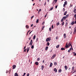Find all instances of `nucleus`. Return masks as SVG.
<instances>
[{"instance_id": "58", "label": "nucleus", "mask_w": 76, "mask_h": 76, "mask_svg": "<svg viewBox=\"0 0 76 76\" xmlns=\"http://www.w3.org/2000/svg\"><path fill=\"white\" fill-rule=\"evenodd\" d=\"M45 28V26H43L42 27V28Z\"/></svg>"}, {"instance_id": "64", "label": "nucleus", "mask_w": 76, "mask_h": 76, "mask_svg": "<svg viewBox=\"0 0 76 76\" xmlns=\"http://www.w3.org/2000/svg\"><path fill=\"white\" fill-rule=\"evenodd\" d=\"M74 23H75V24H76V20L75 21V22Z\"/></svg>"}, {"instance_id": "37", "label": "nucleus", "mask_w": 76, "mask_h": 76, "mask_svg": "<svg viewBox=\"0 0 76 76\" xmlns=\"http://www.w3.org/2000/svg\"><path fill=\"white\" fill-rule=\"evenodd\" d=\"M64 22H63L62 23V26H63V25H64Z\"/></svg>"}, {"instance_id": "8", "label": "nucleus", "mask_w": 76, "mask_h": 76, "mask_svg": "<svg viewBox=\"0 0 76 76\" xmlns=\"http://www.w3.org/2000/svg\"><path fill=\"white\" fill-rule=\"evenodd\" d=\"M44 69V66L42 65V66H41L42 70H43V69Z\"/></svg>"}, {"instance_id": "1", "label": "nucleus", "mask_w": 76, "mask_h": 76, "mask_svg": "<svg viewBox=\"0 0 76 76\" xmlns=\"http://www.w3.org/2000/svg\"><path fill=\"white\" fill-rule=\"evenodd\" d=\"M50 40H51V37L48 38L46 39V42H48V41H50Z\"/></svg>"}, {"instance_id": "28", "label": "nucleus", "mask_w": 76, "mask_h": 76, "mask_svg": "<svg viewBox=\"0 0 76 76\" xmlns=\"http://www.w3.org/2000/svg\"><path fill=\"white\" fill-rule=\"evenodd\" d=\"M59 47H60V45H58L56 46V48H58Z\"/></svg>"}, {"instance_id": "32", "label": "nucleus", "mask_w": 76, "mask_h": 76, "mask_svg": "<svg viewBox=\"0 0 76 76\" xmlns=\"http://www.w3.org/2000/svg\"><path fill=\"white\" fill-rule=\"evenodd\" d=\"M61 50H65V48H61Z\"/></svg>"}, {"instance_id": "16", "label": "nucleus", "mask_w": 76, "mask_h": 76, "mask_svg": "<svg viewBox=\"0 0 76 76\" xmlns=\"http://www.w3.org/2000/svg\"><path fill=\"white\" fill-rule=\"evenodd\" d=\"M73 55H74V56H76V53L75 52H73Z\"/></svg>"}, {"instance_id": "38", "label": "nucleus", "mask_w": 76, "mask_h": 76, "mask_svg": "<svg viewBox=\"0 0 76 76\" xmlns=\"http://www.w3.org/2000/svg\"><path fill=\"white\" fill-rule=\"evenodd\" d=\"M74 31L76 32V27H75L74 28Z\"/></svg>"}, {"instance_id": "50", "label": "nucleus", "mask_w": 76, "mask_h": 76, "mask_svg": "<svg viewBox=\"0 0 76 76\" xmlns=\"http://www.w3.org/2000/svg\"><path fill=\"white\" fill-rule=\"evenodd\" d=\"M74 17L75 18H76V14H75L74 15Z\"/></svg>"}, {"instance_id": "53", "label": "nucleus", "mask_w": 76, "mask_h": 76, "mask_svg": "<svg viewBox=\"0 0 76 76\" xmlns=\"http://www.w3.org/2000/svg\"><path fill=\"white\" fill-rule=\"evenodd\" d=\"M73 6V5H70V7H72Z\"/></svg>"}, {"instance_id": "57", "label": "nucleus", "mask_w": 76, "mask_h": 76, "mask_svg": "<svg viewBox=\"0 0 76 76\" xmlns=\"http://www.w3.org/2000/svg\"><path fill=\"white\" fill-rule=\"evenodd\" d=\"M63 11H64V10H65V9H64V8H63Z\"/></svg>"}, {"instance_id": "19", "label": "nucleus", "mask_w": 76, "mask_h": 76, "mask_svg": "<svg viewBox=\"0 0 76 76\" xmlns=\"http://www.w3.org/2000/svg\"><path fill=\"white\" fill-rule=\"evenodd\" d=\"M52 66H53V63H51L50 65V67H52Z\"/></svg>"}, {"instance_id": "61", "label": "nucleus", "mask_w": 76, "mask_h": 76, "mask_svg": "<svg viewBox=\"0 0 76 76\" xmlns=\"http://www.w3.org/2000/svg\"><path fill=\"white\" fill-rule=\"evenodd\" d=\"M65 5H65V4H64L63 6L64 7H65Z\"/></svg>"}, {"instance_id": "27", "label": "nucleus", "mask_w": 76, "mask_h": 76, "mask_svg": "<svg viewBox=\"0 0 76 76\" xmlns=\"http://www.w3.org/2000/svg\"><path fill=\"white\" fill-rule=\"evenodd\" d=\"M59 25H60V23L58 22L57 23H56V25H57V26H58Z\"/></svg>"}, {"instance_id": "52", "label": "nucleus", "mask_w": 76, "mask_h": 76, "mask_svg": "<svg viewBox=\"0 0 76 76\" xmlns=\"http://www.w3.org/2000/svg\"><path fill=\"white\" fill-rule=\"evenodd\" d=\"M47 14L45 16V18H46V17H47Z\"/></svg>"}, {"instance_id": "41", "label": "nucleus", "mask_w": 76, "mask_h": 76, "mask_svg": "<svg viewBox=\"0 0 76 76\" xmlns=\"http://www.w3.org/2000/svg\"><path fill=\"white\" fill-rule=\"evenodd\" d=\"M68 25V23H67V22H66V24H65L66 26H67V25Z\"/></svg>"}, {"instance_id": "59", "label": "nucleus", "mask_w": 76, "mask_h": 76, "mask_svg": "<svg viewBox=\"0 0 76 76\" xmlns=\"http://www.w3.org/2000/svg\"><path fill=\"white\" fill-rule=\"evenodd\" d=\"M75 32H76V31H74L73 32L74 34H75Z\"/></svg>"}, {"instance_id": "48", "label": "nucleus", "mask_w": 76, "mask_h": 76, "mask_svg": "<svg viewBox=\"0 0 76 76\" xmlns=\"http://www.w3.org/2000/svg\"><path fill=\"white\" fill-rule=\"evenodd\" d=\"M58 39V37L57 36L56 37V39Z\"/></svg>"}, {"instance_id": "47", "label": "nucleus", "mask_w": 76, "mask_h": 76, "mask_svg": "<svg viewBox=\"0 0 76 76\" xmlns=\"http://www.w3.org/2000/svg\"><path fill=\"white\" fill-rule=\"evenodd\" d=\"M23 52H26V49H25L24 50H23Z\"/></svg>"}, {"instance_id": "34", "label": "nucleus", "mask_w": 76, "mask_h": 76, "mask_svg": "<svg viewBox=\"0 0 76 76\" xmlns=\"http://www.w3.org/2000/svg\"><path fill=\"white\" fill-rule=\"evenodd\" d=\"M52 29H54V26L53 25H52Z\"/></svg>"}, {"instance_id": "24", "label": "nucleus", "mask_w": 76, "mask_h": 76, "mask_svg": "<svg viewBox=\"0 0 76 76\" xmlns=\"http://www.w3.org/2000/svg\"><path fill=\"white\" fill-rule=\"evenodd\" d=\"M73 12H74L75 13H76V9H74Z\"/></svg>"}, {"instance_id": "4", "label": "nucleus", "mask_w": 76, "mask_h": 76, "mask_svg": "<svg viewBox=\"0 0 76 76\" xmlns=\"http://www.w3.org/2000/svg\"><path fill=\"white\" fill-rule=\"evenodd\" d=\"M12 69H15L16 67V66L15 65H13L12 66Z\"/></svg>"}, {"instance_id": "14", "label": "nucleus", "mask_w": 76, "mask_h": 76, "mask_svg": "<svg viewBox=\"0 0 76 76\" xmlns=\"http://www.w3.org/2000/svg\"><path fill=\"white\" fill-rule=\"evenodd\" d=\"M75 24V22L74 21H72L71 23V25H73Z\"/></svg>"}, {"instance_id": "5", "label": "nucleus", "mask_w": 76, "mask_h": 76, "mask_svg": "<svg viewBox=\"0 0 76 76\" xmlns=\"http://www.w3.org/2000/svg\"><path fill=\"white\" fill-rule=\"evenodd\" d=\"M29 49H30V47H28L27 49V53H28V51H29Z\"/></svg>"}, {"instance_id": "25", "label": "nucleus", "mask_w": 76, "mask_h": 76, "mask_svg": "<svg viewBox=\"0 0 76 76\" xmlns=\"http://www.w3.org/2000/svg\"><path fill=\"white\" fill-rule=\"evenodd\" d=\"M57 64V63L56 62H55L54 63V65H55V66H56Z\"/></svg>"}, {"instance_id": "12", "label": "nucleus", "mask_w": 76, "mask_h": 76, "mask_svg": "<svg viewBox=\"0 0 76 76\" xmlns=\"http://www.w3.org/2000/svg\"><path fill=\"white\" fill-rule=\"evenodd\" d=\"M67 11H66V12L64 13V16H65V15H66V14H67Z\"/></svg>"}, {"instance_id": "31", "label": "nucleus", "mask_w": 76, "mask_h": 76, "mask_svg": "<svg viewBox=\"0 0 76 76\" xmlns=\"http://www.w3.org/2000/svg\"><path fill=\"white\" fill-rule=\"evenodd\" d=\"M49 30L50 32H51V28L50 27L49 28Z\"/></svg>"}, {"instance_id": "9", "label": "nucleus", "mask_w": 76, "mask_h": 76, "mask_svg": "<svg viewBox=\"0 0 76 76\" xmlns=\"http://www.w3.org/2000/svg\"><path fill=\"white\" fill-rule=\"evenodd\" d=\"M35 64L37 66H38V64H39V63L38 62H35Z\"/></svg>"}, {"instance_id": "18", "label": "nucleus", "mask_w": 76, "mask_h": 76, "mask_svg": "<svg viewBox=\"0 0 76 76\" xmlns=\"http://www.w3.org/2000/svg\"><path fill=\"white\" fill-rule=\"evenodd\" d=\"M48 46H46L45 49V51H47V50H48Z\"/></svg>"}, {"instance_id": "17", "label": "nucleus", "mask_w": 76, "mask_h": 76, "mask_svg": "<svg viewBox=\"0 0 76 76\" xmlns=\"http://www.w3.org/2000/svg\"><path fill=\"white\" fill-rule=\"evenodd\" d=\"M64 38L65 39L66 38V34H64Z\"/></svg>"}, {"instance_id": "2", "label": "nucleus", "mask_w": 76, "mask_h": 76, "mask_svg": "<svg viewBox=\"0 0 76 76\" xmlns=\"http://www.w3.org/2000/svg\"><path fill=\"white\" fill-rule=\"evenodd\" d=\"M58 0H54L52 3L53 4H56V3H57Z\"/></svg>"}, {"instance_id": "29", "label": "nucleus", "mask_w": 76, "mask_h": 76, "mask_svg": "<svg viewBox=\"0 0 76 76\" xmlns=\"http://www.w3.org/2000/svg\"><path fill=\"white\" fill-rule=\"evenodd\" d=\"M47 45L48 46H49L50 45V43H49V42H47Z\"/></svg>"}, {"instance_id": "26", "label": "nucleus", "mask_w": 76, "mask_h": 76, "mask_svg": "<svg viewBox=\"0 0 76 76\" xmlns=\"http://www.w3.org/2000/svg\"><path fill=\"white\" fill-rule=\"evenodd\" d=\"M35 38H36V35H35L33 37V39H35Z\"/></svg>"}, {"instance_id": "51", "label": "nucleus", "mask_w": 76, "mask_h": 76, "mask_svg": "<svg viewBox=\"0 0 76 76\" xmlns=\"http://www.w3.org/2000/svg\"><path fill=\"white\" fill-rule=\"evenodd\" d=\"M39 12H41V9H40L39 10Z\"/></svg>"}, {"instance_id": "43", "label": "nucleus", "mask_w": 76, "mask_h": 76, "mask_svg": "<svg viewBox=\"0 0 76 76\" xmlns=\"http://www.w3.org/2000/svg\"><path fill=\"white\" fill-rule=\"evenodd\" d=\"M75 69V67H74V66H73L72 68V70H73V69Z\"/></svg>"}, {"instance_id": "40", "label": "nucleus", "mask_w": 76, "mask_h": 76, "mask_svg": "<svg viewBox=\"0 0 76 76\" xmlns=\"http://www.w3.org/2000/svg\"><path fill=\"white\" fill-rule=\"evenodd\" d=\"M63 21H64V20L63 18H62L61 20V22H63Z\"/></svg>"}, {"instance_id": "22", "label": "nucleus", "mask_w": 76, "mask_h": 76, "mask_svg": "<svg viewBox=\"0 0 76 76\" xmlns=\"http://www.w3.org/2000/svg\"><path fill=\"white\" fill-rule=\"evenodd\" d=\"M15 76H18V73H16L15 74Z\"/></svg>"}, {"instance_id": "13", "label": "nucleus", "mask_w": 76, "mask_h": 76, "mask_svg": "<svg viewBox=\"0 0 76 76\" xmlns=\"http://www.w3.org/2000/svg\"><path fill=\"white\" fill-rule=\"evenodd\" d=\"M66 16H64V17H63V19L64 20H66Z\"/></svg>"}, {"instance_id": "55", "label": "nucleus", "mask_w": 76, "mask_h": 76, "mask_svg": "<svg viewBox=\"0 0 76 76\" xmlns=\"http://www.w3.org/2000/svg\"><path fill=\"white\" fill-rule=\"evenodd\" d=\"M46 5V1H45V3L44 5L45 6V5Z\"/></svg>"}, {"instance_id": "30", "label": "nucleus", "mask_w": 76, "mask_h": 76, "mask_svg": "<svg viewBox=\"0 0 76 76\" xmlns=\"http://www.w3.org/2000/svg\"><path fill=\"white\" fill-rule=\"evenodd\" d=\"M34 45H32L31 46V48H32V49H34Z\"/></svg>"}, {"instance_id": "42", "label": "nucleus", "mask_w": 76, "mask_h": 76, "mask_svg": "<svg viewBox=\"0 0 76 76\" xmlns=\"http://www.w3.org/2000/svg\"><path fill=\"white\" fill-rule=\"evenodd\" d=\"M53 7H52L50 9V10H53Z\"/></svg>"}, {"instance_id": "20", "label": "nucleus", "mask_w": 76, "mask_h": 76, "mask_svg": "<svg viewBox=\"0 0 76 76\" xmlns=\"http://www.w3.org/2000/svg\"><path fill=\"white\" fill-rule=\"evenodd\" d=\"M64 4H65V5H67V2L66 1H65L64 2Z\"/></svg>"}, {"instance_id": "60", "label": "nucleus", "mask_w": 76, "mask_h": 76, "mask_svg": "<svg viewBox=\"0 0 76 76\" xmlns=\"http://www.w3.org/2000/svg\"><path fill=\"white\" fill-rule=\"evenodd\" d=\"M26 48V46H25L23 48V49H25Z\"/></svg>"}, {"instance_id": "54", "label": "nucleus", "mask_w": 76, "mask_h": 76, "mask_svg": "<svg viewBox=\"0 0 76 76\" xmlns=\"http://www.w3.org/2000/svg\"><path fill=\"white\" fill-rule=\"evenodd\" d=\"M29 32H30V30H29L27 32V34H28V33H29Z\"/></svg>"}, {"instance_id": "49", "label": "nucleus", "mask_w": 76, "mask_h": 76, "mask_svg": "<svg viewBox=\"0 0 76 76\" xmlns=\"http://www.w3.org/2000/svg\"><path fill=\"white\" fill-rule=\"evenodd\" d=\"M58 6V5H56V7H55V8L56 9H57V7Z\"/></svg>"}, {"instance_id": "11", "label": "nucleus", "mask_w": 76, "mask_h": 76, "mask_svg": "<svg viewBox=\"0 0 76 76\" xmlns=\"http://www.w3.org/2000/svg\"><path fill=\"white\" fill-rule=\"evenodd\" d=\"M64 68L65 69V70H66L67 69V66H65Z\"/></svg>"}, {"instance_id": "45", "label": "nucleus", "mask_w": 76, "mask_h": 76, "mask_svg": "<svg viewBox=\"0 0 76 76\" xmlns=\"http://www.w3.org/2000/svg\"><path fill=\"white\" fill-rule=\"evenodd\" d=\"M25 75H26V73H24L23 75V76H25Z\"/></svg>"}, {"instance_id": "35", "label": "nucleus", "mask_w": 76, "mask_h": 76, "mask_svg": "<svg viewBox=\"0 0 76 76\" xmlns=\"http://www.w3.org/2000/svg\"><path fill=\"white\" fill-rule=\"evenodd\" d=\"M40 60V58H38L37 59V60L38 61H39V60Z\"/></svg>"}, {"instance_id": "63", "label": "nucleus", "mask_w": 76, "mask_h": 76, "mask_svg": "<svg viewBox=\"0 0 76 76\" xmlns=\"http://www.w3.org/2000/svg\"><path fill=\"white\" fill-rule=\"evenodd\" d=\"M38 38H37V40H36V41H37H37H38Z\"/></svg>"}, {"instance_id": "6", "label": "nucleus", "mask_w": 76, "mask_h": 76, "mask_svg": "<svg viewBox=\"0 0 76 76\" xmlns=\"http://www.w3.org/2000/svg\"><path fill=\"white\" fill-rule=\"evenodd\" d=\"M72 45V43L70 42H69V43L68 45V46H69V47H70Z\"/></svg>"}, {"instance_id": "23", "label": "nucleus", "mask_w": 76, "mask_h": 76, "mask_svg": "<svg viewBox=\"0 0 76 76\" xmlns=\"http://www.w3.org/2000/svg\"><path fill=\"white\" fill-rule=\"evenodd\" d=\"M26 28H27V29H28V28H29V26H28V25H26Z\"/></svg>"}, {"instance_id": "56", "label": "nucleus", "mask_w": 76, "mask_h": 76, "mask_svg": "<svg viewBox=\"0 0 76 76\" xmlns=\"http://www.w3.org/2000/svg\"><path fill=\"white\" fill-rule=\"evenodd\" d=\"M34 15H33V16L31 17V19L33 18H34Z\"/></svg>"}, {"instance_id": "44", "label": "nucleus", "mask_w": 76, "mask_h": 76, "mask_svg": "<svg viewBox=\"0 0 76 76\" xmlns=\"http://www.w3.org/2000/svg\"><path fill=\"white\" fill-rule=\"evenodd\" d=\"M44 23H45V22L44 21L42 23V25H44Z\"/></svg>"}, {"instance_id": "62", "label": "nucleus", "mask_w": 76, "mask_h": 76, "mask_svg": "<svg viewBox=\"0 0 76 76\" xmlns=\"http://www.w3.org/2000/svg\"><path fill=\"white\" fill-rule=\"evenodd\" d=\"M44 62H45L44 60H43L42 63H44Z\"/></svg>"}, {"instance_id": "36", "label": "nucleus", "mask_w": 76, "mask_h": 76, "mask_svg": "<svg viewBox=\"0 0 76 76\" xmlns=\"http://www.w3.org/2000/svg\"><path fill=\"white\" fill-rule=\"evenodd\" d=\"M69 15H66V18H68V17H69Z\"/></svg>"}, {"instance_id": "10", "label": "nucleus", "mask_w": 76, "mask_h": 76, "mask_svg": "<svg viewBox=\"0 0 76 76\" xmlns=\"http://www.w3.org/2000/svg\"><path fill=\"white\" fill-rule=\"evenodd\" d=\"M54 72H55L56 73L57 72V69L56 68H55L54 69Z\"/></svg>"}, {"instance_id": "46", "label": "nucleus", "mask_w": 76, "mask_h": 76, "mask_svg": "<svg viewBox=\"0 0 76 76\" xmlns=\"http://www.w3.org/2000/svg\"><path fill=\"white\" fill-rule=\"evenodd\" d=\"M29 76V74L28 73V74H27V76Z\"/></svg>"}, {"instance_id": "15", "label": "nucleus", "mask_w": 76, "mask_h": 76, "mask_svg": "<svg viewBox=\"0 0 76 76\" xmlns=\"http://www.w3.org/2000/svg\"><path fill=\"white\" fill-rule=\"evenodd\" d=\"M65 47L66 48H69V47L68 45H66Z\"/></svg>"}, {"instance_id": "3", "label": "nucleus", "mask_w": 76, "mask_h": 76, "mask_svg": "<svg viewBox=\"0 0 76 76\" xmlns=\"http://www.w3.org/2000/svg\"><path fill=\"white\" fill-rule=\"evenodd\" d=\"M56 56V54H54L52 57H51V59H54V58Z\"/></svg>"}, {"instance_id": "7", "label": "nucleus", "mask_w": 76, "mask_h": 76, "mask_svg": "<svg viewBox=\"0 0 76 76\" xmlns=\"http://www.w3.org/2000/svg\"><path fill=\"white\" fill-rule=\"evenodd\" d=\"M33 43V42H32V40H31V41L30 43V45H32V44Z\"/></svg>"}, {"instance_id": "33", "label": "nucleus", "mask_w": 76, "mask_h": 76, "mask_svg": "<svg viewBox=\"0 0 76 76\" xmlns=\"http://www.w3.org/2000/svg\"><path fill=\"white\" fill-rule=\"evenodd\" d=\"M58 72L59 73H61V69H60L59 70Z\"/></svg>"}, {"instance_id": "39", "label": "nucleus", "mask_w": 76, "mask_h": 76, "mask_svg": "<svg viewBox=\"0 0 76 76\" xmlns=\"http://www.w3.org/2000/svg\"><path fill=\"white\" fill-rule=\"evenodd\" d=\"M39 21V19H38L36 21V23H38Z\"/></svg>"}, {"instance_id": "21", "label": "nucleus", "mask_w": 76, "mask_h": 76, "mask_svg": "<svg viewBox=\"0 0 76 76\" xmlns=\"http://www.w3.org/2000/svg\"><path fill=\"white\" fill-rule=\"evenodd\" d=\"M76 72V70H75L74 72H73V70L71 72L72 73H75V72Z\"/></svg>"}]
</instances>
